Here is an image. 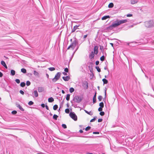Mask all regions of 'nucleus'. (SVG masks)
I'll return each instance as SVG.
<instances>
[{"label":"nucleus","instance_id":"f257e3e1","mask_svg":"<svg viewBox=\"0 0 154 154\" xmlns=\"http://www.w3.org/2000/svg\"><path fill=\"white\" fill-rule=\"evenodd\" d=\"M128 21L127 19L122 20H117L113 22L112 24L108 27V31H109L112 30L114 28L116 27L121 24L126 23Z\"/></svg>","mask_w":154,"mask_h":154},{"label":"nucleus","instance_id":"f03ea898","mask_svg":"<svg viewBox=\"0 0 154 154\" xmlns=\"http://www.w3.org/2000/svg\"><path fill=\"white\" fill-rule=\"evenodd\" d=\"M144 23L145 26L147 28H150L154 26V22L152 20L146 21Z\"/></svg>","mask_w":154,"mask_h":154},{"label":"nucleus","instance_id":"7ed1b4c3","mask_svg":"<svg viewBox=\"0 0 154 154\" xmlns=\"http://www.w3.org/2000/svg\"><path fill=\"white\" fill-rule=\"evenodd\" d=\"M78 44V41L77 39L75 38V40L68 47L67 49H69L71 48L73 50L76 45Z\"/></svg>","mask_w":154,"mask_h":154},{"label":"nucleus","instance_id":"20e7f679","mask_svg":"<svg viewBox=\"0 0 154 154\" xmlns=\"http://www.w3.org/2000/svg\"><path fill=\"white\" fill-rule=\"evenodd\" d=\"M83 99V97L82 96H75L73 99V100L75 102L78 103H80Z\"/></svg>","mask_w":154,"mask_h":154},{"label":"nucleus","instance_id":"39448f33","mask_svg":"<svg viewBox=\"0 0 154 154\" xmlns=\"http://www.w3.org/2000/svg\"><path fill=\"white\" fill-rule=\"evenodd\" d=\"M61 74V72H58L55 75V77L52 79V81L54 82H56L60 79Z\"/></svg>","mask_w":154,"mask_h":154},{"label":"nucleus","instance_id":"423d86ee","mask_svg":"<svg viewBox=\"0 0 154 154\" xmlns=\"http://www.w3.org/2000/svg\"><path fill=\"white\" fill-rule=\"evenodd\" d=\"M69 116L73 120L76 121L77 120V117L75 113L73 112H71L69 114Z\"/></svg>","mask_w":154,"mask_h":154},{"label":"nucleus","instance_id":"0eeeda50","mask_svg":"<svg viewBox=\"0 0 154 154\" xmlns=\"http://www.w3.org/2000/svg\"><path fill=\"white\" fill-rule=\"evenodd\" d=\"M93 64L92 62H90L89 65L88 66V67L89 68V69L90 70V72H91L92 73V75L93 76L94 74L93 73ZM92 74H91V76Z\"/></svg>","mask_w":154,"mask_h":154},{"label":"nucleus","instance_id":"6e6552de","mask_svg":"<svg viewBox=\"0 0 154 154\" xmlns=\"http://www.w3.org/2000/svg\"><path fill=\"white\" fill-rule=\"evenodd\" d=\"M98 46H95L94 47V52L96 54H97L98 53Z\"/></svg>","mask_w":154,"mask_h":154},{"label":"nucleus","instance_id":"1a4fd4ad","mask_svg":"<svg viewBox=\"0 0 154 154\" xmlns=\"http://www.w3.org/2000/svg\"><path fill=\"white\" fill-rule=\"evenodd\" d=\"M94 53L93 51H92L89 54V57L90 59H93L94 57Z\"/></svg>","mask_w":154,"mask_h":154},{"label":"nucleus","instance_id":"9d476101","mask_svg":"<svg viewBox=\"0 0 154 154\" xmlns=\"http://www.w3.org/2000/svg\"><path fill=\"white\" fill-rule=\"evenodd\" d=\"M96 94L97 92H95V94L94 95L93 98V103H96Z\"/></svg>","mask_w":154,"mask_h":154},{"label":"nucleus","instance_id":"9b49d317","mask_svg":"<svg viewBox=\"0 0 154 154\" xmlns=\"http://www.w3.org/2000/svg\"><path fill=\"white\" fill-rule=\"evenodd\" d=\"M62 78L65 81H68L70 79L69 76H63V77Z\"/></svg>","mask_w":154,"mask_h":154},{"label":"nucleus","instance_id":"f8f14e48","mask_svg":"<svg viewBox=\"0 0 154 154\" xmlns=\"http://www.w3.org/2000/svg\"><path fill=\"white\" fill-rule=\"evenodd\" d=\"M16 106L19 108L20 109L21 111H24V109L20 106V105L17 103H16Z\"/></svg>","mask_w":154,"mask_h":154},{"label":"nucleus","instance_id":"ddd939ff","mask_svg":"<svg viewBox=\"0 0 154 154\" xmlns=\"http://www.w3.org/2000/svg\"><path fill=\"white\" fill-rule=\"evenodd\" d=\"M83 86L84 88L85 89H88V83L87 82H86L85 83H84Z\"/></svg>","mask_w":154,"mask_h":154},{"label":"nucleus","instance_id":"4468645a","mask_svg":"<svg viewBox=\"0 0 154 154\" xmlns=\"http://www.w3.org/2000/svg\"><path fill=\"white\" fill-rule=\"evenodd\" d=\"M1 64L3 66H4L6 69H7V68H8L7 66V65L5 63V62L3 60H2L1 61Z\"/></svg>","mask_w":154,"mask_h":154},{"label":"nucleus","instance_id":"2eb2a0df","mask_svg":"<svg viewBox=\"0 0 154 154\" xmlns=\"http://www.w3.org/2000/svg\"><path fill=\"white\" fill-rule=\"evenodd\" d=\"M33 94L34 96L35 97H37L38 96V94L36 90H34L33 92Z\"/></svg>","mask_w":154,"mask_h":154},{"label":"nucleus","instance_id":"dca6fc26","mask_svg":"<svg viewBox=\"0 0 154 154\" xmlns=\"http://www.w3.org/2000/svg\"><path fill=\"white\" fill-rule=\"evenodd\" d=\"M44 90V88L43 87H38V91L39 92H41L43 91Z\"/></svg>","mask_w":154,"mask_h":154},{"label":"nucleus","instance_id":"f3484780","mask_svg":"<svg viewBox=\"0 0 154 154\" xmlns=\"http://www.w3.org/2000/svg\"><path fill=\"white\" fill-rule=\"evenodd\" d=\"M79 26V25H75V26H74L73 29H72L71 32H75Z\"/></svg>","mask_w":154,"mask_h":154},{"label":"nucleus","instance_id":"a211bd4d","mask_svg":"<svg viewBox=\"0 0 154 154\" xmlns=\"http://www.w3.org/2000/svg\"><path fill=\"white\" fill-rule=\"evenodd\" d=\"M109 18H110V16L109 15L105 16L102 18L101 19L102 20H104Z\"/></svg>","mask_w":154,"mask_h":154},{"label":"nucleus","instance_id":"6ab92c4d","mask_svg":"<svg viewBox=\"0 0 154 154\" xmlns=\"http://www.w3.org/2000/svg\"><path fill=\"white\" fill-rule=\"evenodd\" d=\"M54 100L52 97H50L48 99V101L49 103L52 102L54 101Z\"/></svg>","mask_w":154,"mask_h":154},{"label":"nucleus","instance_id":"aec40b11","mask_svg":"<svg viewBox=\"0 0 154 154\" xmlns=\"http://www.w3.org/2000/svg\"><path fill=\"white\" fill-rule=\"evenodd\" d=\"M138 2L137 0H131V4H134L137 3Z\"/></svg>","mask_w":154,"mask_h":154},{"label":"nucleus","instance_id":"412c9836","mask_svg":"<svg viewBox=\"0 0 154 154\" xmlns=\"http://www.w3.org/2000/svg\"><path fill=\"white\" fill-rule=\"evenodd\" d=\"M102 81L103 82V85L105 84H107L108 83V80L106 79H102Z\"/></svg>","mask_w":154,"mask_h":154},{"label":"nucleus","instance_id":"4be33fe9","mask_svg":"<svg viewBox=\"0 0 154 154\" xmlns=\"http://www.w3.org/2000/svg\"><path fill=\"white\" fill-rule=\"evenodd\" d=\"M33 74L35 76H39V73L35 70H34L33 71Z\"/></svg>","mask_w":154,"mask_h":154},{"label":"nucleus","instance_id":"5701e85b","mask_svg":"<svg viewBox=\"0 0 154 154\" xmlns=\"http://www.w3.org/2000/svg\"><path fill=\"white\" fill-rule=\"evenodd\" d=\"M15 71L13 69H12L11 71V74L12 75H15Z\"/></svg>","mask_w":154,"mask_h":154},{"label":"nucleus","instance_id":"b1692460","mask_svg":"<svg viewBox=\"0 0 154 154\" xmlns=\"http://www.w3.org/2000/svg\"><path fill=\"white\" fill-rule=\"evenodd\" d=\"M108 6L109 8H112L114 6V4L112 3H110L109 4Z\"/></svg>","mask_w":154,"mask_h":154},{"label":"nucleus","instance_id":"393cba45","mask_svg":"<svg viewBox=\"0 0 154 154\" xmlns=\"http://www.w3.org/2000/svg\"><path fill=\"white\" fill-rule=\"evenodd\" d=\"M26 83L24 82H21L20 84V86L21 87H23L25 86Z\"/></svg>","mask_w":154,"mask_h":154},{"label":"nucleus","instance_id":"a878e982","mask_svg":"<svg viewBox=\"0 0 154 154\" xmlns=\"http://www.w3.org/2000/svg\"><path fill=\"white\" fill-rule=\"evenodd\" d=\"M21 71L22 72L24 73H26V70L24 68H22L21 69Z\"/></svg>","mask_w":154,"mask_h":154},{"label":"nucleus","instance_id":"bb28decb","mask_svg":"<svg viewBox=\"0 0 154 154\" xmlns=\"http://www.w3.org/2000/svg\"><path fill=\"white\" fill-rule=\"evenodd\" d=\"M70 96V95L69 94H68L66 95V100H67L69 101V100Z\"/></svg>","mask_w":154,"mask_h":154},{"label":"nucleus","instance_id":"cd10ccee","mask_svg":"<svg viewBox=\"0 0 154 154\" xmlns=\"http://www.w3.org/2000/svg\"><path fill=\"white\" fill-rule=\"evenodd\" d=\"M84 111L86 113H87L88 114L91 116H92L93 115V113L92 112H88L86 110H84Z\"/></svg>","mask_w":154,"mask_h":154},{"label":"nucleus","instance_id":"c85d7f7f","mask_svg":"<svg viewBox=\"0 0 154 154\" xmlns=\"http://www.w3.org/2000/svg\"><path fill=\"white\" fill-rule=\"evenodd\" d=\"M58 117V116L56 114H54L53 116V119L55 120H57V118Z\"/></svg>","mask_w":154,"mask_h":154},{"label":"nucleus","instance_id":"c756f323","mask_svg":"<svg viewBox=\"0 0 154 154\" xmlns=\"http://www.w3.org/2000/svg\"><path fill=\"white\" fill-rule=\"evenodd\" d=\"M58 108V105L56 104L53 107V109L54 110H56Z\"/></svg>","mask_w":154,"mask_h":154},{"label":"nucleus","instance_id":"7c9ffc66","mask_svg":"<svg viewBox=\"0 0 154 154\" xmlns=\"http://www.w3.org/2000/svg\"><path fill=\"white\" fill-rule=\"evenodd\" d=\"M105 59V57L104 55H103L102 56H101L100 58V60L102 61H103Z\"/></svg>","mask_w":154,"mask_h":154},{"label":"nucleus","instance_id":"2f4dec72","mask_svg":"<svg viewBox=\"0 0 154 154\" xmlns=\"http://www.w3.org/2000/svg\"><path fill=\"white\" fill-rule=\"evenodd\" d=\"M100 107L103 108L104 107V103L103 102H100L99 104Z\"/></svg>","mask_w":154,"mask_h":154},{"label":"nucleus","instance_id":"473e14b6","mask_svg":"<svg viewBox=\"0 0 154 154\" xmlns=\"http://www.w3.org/2000/svg\"><path fill=\"white\" fill-rule=\"evenodd\" d=\"M74 91V89L72 87L70 88L69 89V91L71 93L73 92Z\"/></svg>","mask_w":154,"mask_h":154},{"label":"nucleus","instance_id":"72a5a7b5","mask_svg":"<svg viewBox=\"0 0 154 154\" xmlns=\"http://www.w3.org/2000/svg\"><path fill=\"white\" fill-rule=\"evenodd\" d=\"M102 31L104 32L108 31V27H106L104 29L102 28Z\"/></svg>","mask_w":154,"mask_h":154},{"label":"nucleus","instance_id":"f704fd0d","mask_svg":"<svg viewBox=\"0 0 154 154\" xmlns=\"http://www.w3.org/2000/svg\"><path fill=\"white\" fill-rule=\"evenodd\" d=\"M48 69L50 71H53L55 69V68L53 67H50Z\"/></svg>","mask_w":154,"mask_h":154},{"label":"nucleus","instance_id":"c9c22d12","mask_svg":"<svg viewBox=\"0 0 154 154\" xmlns=\"http://www.w3.org/2000/svg\"><path fill=\"white\" fill-rule=\"evenodd\" d=\"M33 104H34V102L33 101H29L28 103V105H29V106L32 105Z\"/></svg>","mask_w":154,"mask_h":154},{"label":"nucleus","instance_id":"e433bc0d","mask_svg":"<svg viewBox=\"0 0 154 154\" xmlns=\"http://www.w3.org/2000/svg\"><path fill=\"white\" fill-rule=\"evenodd\" d=\"M95 68L96 69H97V71L99 72H100V71H101V70H100V68L98 66H96L95 67Z\"/></svg>","mask_w":154,"mask_h":154},{"label":"nucleus","instance_id":"4c0bfd02","mask_svg":"<svg viewBox=\"0 0 154 154\" xmlns=\"http://www.w3.org/2000/svg\"><path fill=\"white\" fill-rule=\"evenodd\" d=\"M97 118V116H95L94 117V118H93V119H91V120H90V122H94L96 119Z\"/></svg>","mask_w":154,"mask_h":154},{"label":"nucleus","instance_id":"58836bf2","mask_svg":"<svg viewBox=\"0 0 154 154\" xmlns=\"http://www.w3.org/2000/svg\"><path fill=\"white\" fill-rule=\"evenodd\" d=\"M31 84V82L29 81H27L26 82V85L27 86L30 85Z\"/></svg>","mask_w":154,"mask_h":154},{"label":"nucleus","instance_id":"ea45409f","mask_svg":"<svg viewBox=\"0 0 154 154\" xmlns=\"http://www.w3.org/2000/svg\"><path fill=\"white\" fill-rule=\"evenodd\" d=\"M65 112L66 113H69V109L68 108L66 109L65 110Z\"/></svg>","mask_w":154,"mask_h":154},{"label":"nucleus","instance_id":"a19ab883","mask_svg":"<svg viewBox=\"0 0 154 154\" xmlns=\"http://www.w3.org/2000/svg\"><path fill=\"white\" fill-rule=\"evenodd\" d=\"M98 98L99 101H101L102 99V97L100 95L98 97Z\"/></svg>","mask_w":154,"mask_h":154},{"label":"nucleus","instance_id":"79ce46f5","mask_svg":"<svg viewBox=\"0 0 154 154\" xmlns=\"http://www.w3.org/2000/svg\"><path fill=\"white\" fill-rule=\"evenodd\" d=\"M91 128V127L90 126L87 127L85 129V130L86 131H88Z\"/></svg>","mask_w":154,"mask_h":154},{"label":"nucleus","instance_id":"37998d69","mask_svg":"<svg viewBox=\"0 0 154 154\" xmlns=\"http://www.w3.org/2000/svg\"><path fill=\"white\" fill-rule=\"evenodd\" d=\"M100 49L101 50V51L103 53L104 51L103 47V46H100Z\"/></svg>","mask_w":154,"mask_h":154},{"label":"nucleus","instance_id":"c03bdc74","mask_svg":"<svg viewBox=\"0 0 154 154\" xmlns=\"http://www.w3.org/2000/svg\"><path fill=\"white\" fill-rule=\"evenodd\" d=\"M105 114V113L103 111H101L100 113V115L101 116H103Z\"/></svg>","mask_w":154,"mask_h":154},{"label":"nucleus","instance_id":"a18cd8bd","mask_svg":"<svg viewBox=\"0 0 154 154\" xmlns=\"http://www.w3.org/2000/svg\"><path fill=\"white\" fill-rule=\"evenodd\" d=\"M62 126L64 129L66 128H67L66 125L65 124H62Z\"/></svg>","mask_w":154,"mask_h":154},{"label":"nucleus","instance_id":"49530a36","mask_svg":"<svg viewBox=\"0 0 154 154\" xmlns=\"http://www.w3.org/2000/svg\"><path fill=\"white\" fill-rule=\"evenodd\" d=\"M17 113V111L16 110H13L11 112V113L13 115L16 114Z\"/></svg>","mask_w":154,"mask_h":154},{"label":"nucleus","instance_id":"de8ad7c7","mask_svg":"<svg viewBox=\"0 0 154 154\" xmlns=\"http://www.w3.org/2000/svg\"><path fill=\"white\" fill-rule=\"evenodd\" d=\"M15 81L17 84H19L20 82V80L18 79H16Z\"/></svg>","mask_w":154,"mask_h":154},{"label":"nucleus","instance_id":"09e8293b","mask_svg":"<svg viewBox=\"0 0 154 154\" xmlns=\"http://www.w3.org/2000/svg\"><path fill=\"white\" fill-rule=\"evenodd\" d=\"M69 62H68V61H67L65 63V64L67 65L68 66V67H69Z\"/></svg>","mask_w":154,"mask_h":154},{"label":"nucleus","instance_id":"8fccbe9b","mask_svg":"<svg viewBox=\"0 0 154 154\" xmlns=\"http://www.w3.org/2000/svg\"><path fill=\"white\" fill-rule=\"evenodd\" d=\"M64 71L66 72H68V69L66 67L64 69Z\"/></svg>","mask_w":154,"mask_h":154},{"label":"nucleus","instance_id":"3c124183","mask_svg":"<svg viewBox=\"0 0 154 154\" xmlns=\"http://www.w3.org/2000/svg\"><path fill=\"white\" fill-rule=\"evenodd\" d=\"M102 110H103V108L100 107L98 109V111L99 112H100L102 111Z\"/></svg>","mask_w":154,"mask_h":154},{"label":"nucleus","instance_id":"603ef678","mask_svg":"<svg viewBox=\"0 0 154 154\" xmlns=\"http://www.w3.org/2000/svg\"><path fill=\"white\" fill-rule=\"evenodd\" d=\"M106 89L105 91V97H104V99H105V100H106Z\"/></svg>","mask_w":154,"mask_h":154},{"label":"nucleus","instance_id":"864d4df0","mask_svg":"<svg viewBox=\"0 0 154 154\" xmlns=\"http://www.w3.org/2000/svg\"><path fill=\"white\" fill-rule=\"evenodd\" d=\"M88 36V35H84L83 36V38H84V40H83V41H84L85 40V38H86Z\"/></svg>","mask_w":154,"mask_h":154},{"label":"nucleus","instance_id":"5fc2aeb1","mask_svg":"<svg viewBox=\"0 0 154 154\" xmlns=\"http://www.w3.org/2000/svg\"><path fill=\"white\" fill-rule=\"evenodd\" d=\"M19 92L20 93L22 94L23 95L24 94V92L22 90H20Z\"/></svg>","mask_w":154,"mask_h":154},{"label":"nucleus","instance_id":"6e6d98bb","mask_svg":"<svg viewBox=\"0 0 154 154\" xmlns=\"http://www.w3.org/2000/svg\"><path fill=\"white\" fill-rule=\"evenodd\" d=\"M93 133L94 134H99V132L98 131L93 132Z\"/></svg>","mask_w":154,"mask_h":154},{"label":"nucleus","instance_id":"4d7b16f0","mask_svg":"<svg viewBox=\"0 0 154 154\" xmlns=\"http://www.w3.org/2000/svg\"><path fill=\"white\" fill-rule=\"evenodd\" d=\"M103 121V119H99L98 120V122H101Z\"/></svg>","mask_w":154,"mask_h":154},{"label":"nucleus","instance_id":"13d9d810","mask_svg":"<svg viewBox=\"0 0 154 154\" xmlns=\"http://www.w3.org/2000/svg\"><path fill=\"white\" fill-rule=\"evenodd\" d=\"M99 61L97 60L96 61L95 64L96 65H98L99 64Z\"/></svg>","mask_w":154,"mask_h":154},{"label":"nucleus","instance_id":"bf43d9fd","mask_svg":"<svg viewBox=\"0 0 154 154\" xmlns=\"http://www.w3.org/2000/svg\"><path fill=\"white\" fill-rule=\"evenodd\" d=\"M41 106L42 108H44L45 106V104L42 103L41 104Z\"/></svg>","mask_w":154,"mask_h":154},{"label":"nucleus","instance_id":"052dcab7","mask_svg":"<svg viewBox=\"0 0 154 154\" xmlns=\"http://www.w3.org/2000/svg\"><path fill=\"white\" fill-rule=\"evenodd\" d=\"M132 16V14H128L127 15V17H131Z\"/></svg>","mask_w":154,"mask_h":154},{"label":"nucleus","instance_id":"680f3d73","mask_svg":"<svg viewBox=\"0 0 154 154\" xmlns=\"http://www.w3.org/2000/svg\"><path fill=\"white\" fill-rule=\"evenodd\" d=\"M104 69H105V70H107L108 72H109V73H108V74H109V70L108 69L107 67L106 66H105L104 67Z\"/></svg>","mask_w":154,"mask_h":154},{"label":"nucleus","instance_id":"e2e57ef3","mask_svg":"<svg viewBox=\"0 0 154 154\" xmlns=\"http://www.w3.org/2000/svg\"><path fill=\"white\" fill-rule=\"evenodd\" d=\"M3 76V73L1 72H0V77H2Z\"/></svg>","mask_w":154,"mask_h":154},{"label":"nucleus","instance_id":"0e129e2a","mask_svg":"<svg viewBox=\"0 0 154 154\" xmlns=\"http://www.w3.org/2000/svg\"><path fill=\"white\" fill-rule=\"evenodd\" d=\"M45 107L48 110L49 109L47 105H46Z\"/></svg>","mask_w":154,"mask_h":154},{"label":"nucleus","instance_id":"69168bd1","mask_svg":"<svg viewBox=\"0 0 154 154\" xmlns=\"http://www.w3.org/2000/svg\"><path fill=\"white\" fill-rule=\"evenodd\" d=\"M8 129H10V130H18V129L17 128H9Z\"/></svg>","mask_w":154,"mask_h":154},{"label":"nucleus","instance_id":"338daca9","mask_svg":"<svg viewBox=\"0 0 154 154\" xmlns=\"http://www.w3.org/2000/svg\"><path fill=\"white\" fill-rule=\"evenodd\" d=\"M63 74L64 75H67V73H66V72H63Z\"/></svg>","mask_w":154,"mask_h":154},{"label":"nucleus","instance_id":"774afa93","mask_svg":"<svg viewBox=\"0 0 154 154\" xmlns=\"http://www.w3.org/2000/svg\"><path fill=\"white\" fill-rule=\"evenodd\" d=\"M79 132L80 133H83V131H82V130L81 129V130H79Z\"/></svg>","mask_w":154,"mask_h":154}]
</instances>
